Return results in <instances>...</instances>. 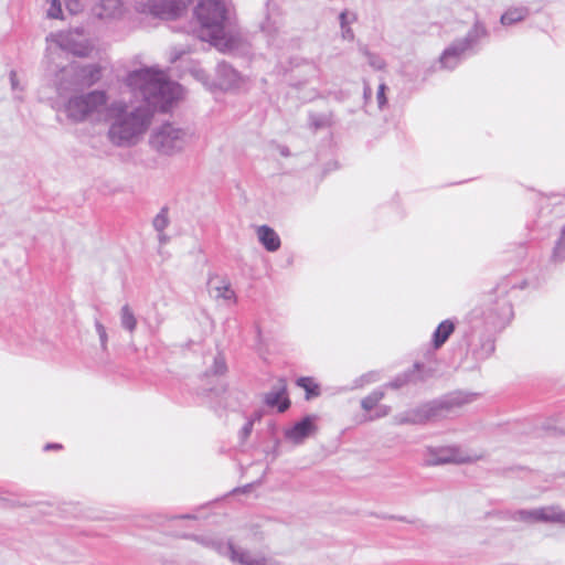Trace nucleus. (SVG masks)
<instances>
[{
    "label": "nucleus",
    "instance_id": "f257e3e1",
    "mask_svg": "<svg viewBox=\"0 0 565 565\" xmlns=\"http://www.w3.org/2000/svg\"><path fill=\"white\" fill-rule=\"evenodd\" d=\"M127 86L139 94L145 105L128 109L126 103L115 100L107 107L110 126L107 139L115 147L128 148L138 143L151 124L156 110L166 113L182 92V87L154 67L132 71L126 79Z\"/></svg>",
    "mask_w": 565,
    "mask_h": 565
},
{
    "label": "nucleus",
    "instance_id": "f03ea898",
    "mask_svg": "<svg viewBox=\"0 0 565 565\" xmlns=\"http://www.w3.org/2000/svg\"><path fill=\"white\" fill-rule=\"evenodd\" d=\"M199 25L196 35L218 51L231 53L245 45V38L237 26L228 0H200L193 9Z\"/></svg>",
    "mask_w": 565,
    "mask_h": 565
},
{
    "label": "nucleus",
    "instance_id": "7ed1b4c3",
    "mask_svg": "<svg viewBox=\"0 0 565 565\" xmlns=\"http://www.w3.org/2000/svg\"><path fill=\"white\" fill-rule=\"evenodd\" d=\"M108 95L105 90L95 89L75 93L65 102L63 110L73 124L96 122L107 111Z\"/></svg>",
    "mask_w": 565,
    "mask_h": 565
},
{
    "label": "nucleus",
    "instance_id": "20e7f679",
    "mask_svg": "<svg viewBox=\"0 0 565 565\" xmlns=\"http://www.w3.org/2000/svg\"><path fill=\"white\" fill-rule=\"evenodd\" d=\"M488 35L486 26L476 21L473 26L468 31L465 38L454 41L439 57L440 67L452 71L461 61L473 52L477 43Z\"/></svg>",
    "mask_w": 565,
    "mask_h": 565
},
{
    "label": "nucleus",
    "instance_id": "39448f33",
    "mask_svg": "<svg viewBox=\"0 0 565 565\" xmlns=\"http://www.w3.org/2000/svg\"><path fill=\"white\" fill-rule=\"evenodd\" d=\"M102 78V66L98 64L81 65L77 63L63 67L57 79V92L62 96L78 87H90Z\"/></svg>",
    "mask_w": 565,
    "mask_h": 565
},
{
    "label": "nucleus",
    "instance_id": "423d86ee",
    "mask_svg": "<svg viewBox=\"0 0 565 565\" xmlns=\"http://www.w3.org/2000/svg\"><path fill=\"white\" fill-rule=\"evenodd\" d=\"M188 137V131L183 128L166 122L152 131L149 143L159 153L172 156L184 148Z\"/></svg>",
    "mask_w": 565,
    "mask_h": 565
},
{
    "label": "nucleus",
    "instance_id": "0eeeda50",
    "mask_svg": "<svg viewBox=\"0 0 565 565\" xmlns=\"http://www.w3.org/2000/svg\"><path fill=\"white\" fill-rule=\"evenodd\" d=\"M206 544L217 553L228 556L233 562H237L242 565H281L277 562H273L267 558L253 555L247 551L237 548L232 542L210 540Z\"/></svg>",
    "mask_w": 565,
    "mask_h": 565
},
{
    "label": "nucleus",
    "instance_id": "6e6552de",
    "mask_svg": "<svg viewBox=\"0 0 565 565\" xmlns=\"http://www.w3.org/2000/svg\"><path fill=\"white\" fill-rule=\"evenodd\" d=\"M476 394H468L463 392H454L445 395L438 399L431 401V406L436 416V419L446 418L454 416L458 411L472 402Z\"/></svg>",
    "mask_w": 565,
    "mask_h": 565
},
{
    "label": "nucleus",
    "instance_id": "1a4fd4ad",
    "mask_svg": "<svg viewBox=\"0 0 565 565\" xmlns=\"http://www.w3.org/2000/svg\"><path fill=\"white\" fill-rule=\"evenodd\" d=\"M57 45L68 53L79 57H86L92 52V45L82 30H71L55 35Z\"/></svg>",
    "mask_w": 565,
    "mask_h": 565
},
{
    "label": "nucleus",
    "instance_id": "9d476101",
    "mask_svg": "<svg viewBox=\"0 0 565 565\" xmlns=\"http://www.w3.org/2000/svg\"><path fill=\"white\" fill-rule=\"evenodd\" d=\"M429 420H436L430 402L394 416L396 425H423Z\"/></svg>",
    "mask_w": 565,
    "mask_h": 565
},
{
    "label": "nucleus",
    "instance_id": "9b49d317",
    "mask_svg": "<svg viewBox=\"0 0 565 565\" xmlns=\"http://www.w3.org/2000/svg\"><path fill=\"white\" fill-rule=\"evenodd\" d=\"M315 422L316 416H305L302 419L295 423L290 428L285 430V438L295 445L302 444L309 436L316 433L317 426Z\"/></svg>",
    "mask_w": 565,
    "mask_h": 565
},
{
    "label": "nucleus",
    "instance_id": "f8f14e48",
    "mask_svg": "<svg viewBox=\"0 0 565 565\" xmlns=\"http://www.w3.org/2000/svg\"><path fill=\"white\" fill-rule=\"evenodd\" d=\"M150 11L161 19H175L185 10L184 0H147Z\"/></svg>",
    "mask_w": 565,
    "mask_h": 565
},
{
    "label": "nucleus",
    "instance_id": "ddd939ff",
    "mask_svg": "<svg viewBox=\"0 0 565 565\" xmlns=\"http://www.w3.org/2000/svg\"><path fill=\"white\" fill-rule=\"evenodd\" d=\"M263 401L268 407H277L279 413L286 412L290 407V399L287 396V382L279 379L271 390L264 394Z\"/></svg>",
    "mask_w": 565,
    "mask_h": 565
},
{
    "label": "nucleus",
    "instance_id": "4468645a",
    "mask_svg": "<svg viewBox=\"0 0 565 565\" xmlns=\"http://www.w3.org/2000/svg\"><path fill=\"white\" fill-rule=\"evenodd\" d=\"M469 459L461 456L456 448L443 447L430 450V457L427 459L429 466L444 465L449 462H466Z\"/></svg>",
    "mask_w": 565,
    "mask_h": 565
},
{
    "label": "nucleus",
    "instance_id": "2eb2a0df",
    "mask_svg": "<svg viewBox=\"0 0 565 565\" xmlns=\"http://www.w3.org/2000/svg\"><path fill=\"white\" fill-rule=\"evenodd\" d=\"M217 85L228 89L237 85L239 74L226 62H220L216 66Z\"/></svg>",
    "mask_w": 565,
    "mask_h": 565
},
{
    "label": "nucleus",
    "instance_id": "dca6fc26",
    "mask_svg": "<svg viewBox=\"0 0 565 565\" xmlns=\"http://www.w3.org/2000/svg\"><path fill=\"white\" fill-rule=\"evenodd\" d=\"M209 291L215 299L231 300L235 297L230 284L218 276H211L209 279Z\"/></svg>",
    "mask_w": 565,
    "mask_h": 565
},
{
    "label": "nucleus",
    "instance_id": "f3484780",
    "mask_svg": "<svg viewBox=\"0 0 565 565\" xmlns=\"http://www.w3.org/2000/svg\"><path fill=\"white\" fill-rule=\"evenodd\" d=\"M259 243L268 252H276L280 247V238L278 234L268 225H260L256 230Z\"/></svg>",
    "mask_w": 565,
    "mask_h": 565
},
{
    "label": "nucleus",
    "instance_id": "a211bd4d",
    "mask_svg": "<svg viewBox=\"0 0 565 565\" xmlns=\"http://www.w3.org/2000/svg\"><path fill=\"white\" fill-rule=\"evenodd\" d=\"M539 520L544 523H558L565 525V511L558 505L539 508Z\"/></svg>",
    "mask_w": 565,
    "mask_h": 565
},
{
    "label": "nucleus",
    "instance_id": "6ab92c4d",
    "mask_svg": "<svg viewBox=\"0 0 565 565\" xmlns=\"http://www.w3.org/2000/svg\"><path fill=\"white\" fill-rule=\"evenodd\" d=\"M455 330V323L450 320H444L439 323L433 334V343L436 349L440 348Z\"/></svg>",
    "mask_w": 565,
    "mask_h": 565
},
{
    "label": "nucleus",
    "instance_id": "aec40b11",
    "mask_svg": "<svg viewBox=\"0 0 565 565\" xmlns=\"http://www.w3.org/2000/svg\"><path fill=\"white\" fill-rule=\"evenodd\" d=\"M333 113H310L309 114V127L313 131L329 128L333 125Z\"/></svg>",
    "mask_w": 565,
    "mask_h": 565
},
{
    "label": "nucleus",
    "instance_id": "412c9836",
    "mask_svg": "<svg viewBox=\"0 0 565 565\" xmlns=\"http://www.w3.org/2000/svg\"><path fill=\"white\" fill-rule=\"evenodd\" d=\"M530 11L526 7L510 8L501 15V23L503 25H511L519 21L524 20Z\"/></svg>",
    "mask_w": 565,
    "mask_h": 565
},
{
    "label": "nucleus",
    "instance_id": "4be33fe9",
    "mask_svg": "<svg viewBox=\"0 0 565 565\" xmlns=\"http://www.w3.org/2000/svg\"><path fill=\"white\" fill-rule=\"evenodd\" d=\"M99 9V18H114L121 13L122 3L120 0H102Z\"/></svg>",
    "mask_w": 565,
    "mask_h": 565
},
{
    "label": "nucleus",
    "instance_id": "5701e85b",
    "mask_svg": "<svg viewBox=\"0 0 565 565\" xmlns=\"http://www.w3.org/2000/svg\"><path fill=\"white\" fill-rule=\"evenodd\" d=\"M120 326L129 333H134L137 328V319L129 305H124L120 309Z\"/></svg>",
    "mask_w": 565,
    "mask_h": 565
},
{
    "label": "nucleus",
    "instance_id": "b1692460",
    "mask_svg": "<svg viewBox=\"0 0 565 565\" xmlns=\"http://www.w3.org/2000/svg\"><path fill=\"white\" fill-rule=\"evenodd\" d=\"M296 384L306 391L308 401L320 395V387L311 377H299Z\"/></svg>",
    "mask_w": 565,
    "mask_h": 565
},
{
    "label": "nucleus",
    "instance_id": "393cba45",
    "mask_svg": "<svg viewBox=\"0 0 565 565\" xmlns=\"http://www.w3.org/2000/svg\"><path fill=\"white\" fill-rule=\"evenodd\" d=\"M384 396H385L384 390H382V388L374 390L372 393H370L367 396H365L361 401V407L364 411L370 412L374 407L377 406V404L380 403V401H382L384 398Z\"/></svg>",
    "mask_w": 565,
    "mask_h": 565
},
{
    "label": "nucleus",
    "instance_id": "a878e982",
    "mask_svg": "<svg viewBox=\"0 0 565 565\" xmlns=\"http://www.w3.org/2000/svg\"><path fill=\"white\" fill-rule=\"evenodd\" d=\"M512 520L514 521H521L525 523H535L540 522L539 520V508L532 509V510H519L515 511L512 516Z\"/></svg>",
    "mask_w": 565,
    "mask_h": 565
},
{
    "label": "nucleus",
    "instance_id": "bb28decb",
    "mask_svg": "<svg viewBox=\"0 0 565 565\" xmlns=\"http://www.w3.org/2000/svg\"><path fill=\"white\" fill-rule=\"evenodd\" d=\"M552 259L554 262H563L565 260V225L561 231V235L555 243V246L552 252Z\"/></svg>",
    "mask_w": 565,
    "mask_h": 565
},
{
    "label": "nucleus",
    "instance_id": "cd10ccee",
    "mask_svg": "<svg viewBox=\"0 0 565 565\" xmlns=\"http://www.w3.org/2000/svg\"><path fill=\"white\" fill-rule=\"evenodd\" d=\"M153 227L158 233H162L169 225L168 209L162 207L153 218Z\"/></svg>",
    "mask_w": 565,
    "mask_h": 565
},
{
    "label": "nucleus",
    "instance_id": "c85d7f7f",
    "mask_svg": "<svg viewBox=\"0 0 565 565\" xmlns=\"http://www.w3.org/2000/svg\"><path fill=\"white\" fill-rule=\"evenodd\" d=\"M95 329L98 334L100 347L104 351L107 350L108 335L105 326L99 321L95 320Z\"/></svg>",
    "mask_w": 565,
    "mask_h": 565
},
{
    "label": "nucleus",
    "instance_id": "c756f323",
    "mask_svg": "<svg viewBox=\"0 0 565 565\" xmlns=\"http://www.w3.org/2000/svg\"><path fill=\"white\" fill-rule=\"evenodd\" d=\"M226 370H227V367H226L225 359L223 358V355L217 354L214 358V363L212 366L213 374L222 375L226 372Z\"/></svg>",
    "mask_w": 565,
    "mask_h": 565
},
{
    "label": "nucleus",
    "instance_id": "7c9ffc66",
    "mask_svg": "<svg viewBox=\"0 0 565 565\" xmlns=\"http://www.w3.org/2000/svg\"><path fill=\"white\" fill-rule=\"evenodd\" d=\"M47 17L51 19L62 18V4L60 0H52L47 10Z\"/></svg>",
    "mask_w": 565,
    "mask_h": 565
},
{
    "label": "nucleus",
    "instance_id": "2f4dec72",
    "mask_svg": "<svg viewBox=\"0 0 565 565\" xmlns=\"http://www.w3.org/2000/svg\"><path fill=\"white\" fill-rule=\"evenodd\" d=\"M385 89H386V85L384 83L380 84L379 89H377V94H376V99H377V104H379V108L380 109H383L384 106L387 103V99H386V96H385Z\"/></svg>",
    "mask_w": 565,
    "mask_h": 565
},
{
    "label": "nucleus",
    "instance_id": "473e14b6",
    "mask_svg": "<svg viewBox=\"0 0 565 565\" xmlns=\"http://www.w3.org/2000/svg\"><path fill=\"white\" fill-rule=\"evenodd\" d=\"M408 381H409V375L404 374L402 376H397L395 380L390 382L386 386L396 390V388L404 386Z\"/></svg>",
    "mask_w": 565,
    "mask_h": 565
},
{
    "label": "nucleus",
    "instance_id": "72a5a7b5",
    "mask_svg": "<svg viewBox=\"0 0 565 565\" xmlns=\"http://www.w3.org/2000/svg\"><path fill=\"white\" fill-rule=\"evenodd\" d=\"M192 74L198 81L202 82L203 84H207L209 75L206 74V72L204 70L194 68L192 71Z\"/></svg>",
    "mask_w": 565,
    "mask_h": 565
},
{
    "label": "nucleus",
    "instance_id": "f704fd0d",
    "mask_svg": "<svg viewBox=\"0 0 565 565\" xmlns=\"http://www.w3.org/2000/svg\"><path fill=\"white\" fill-rule=\"evenodd\" d=\"M391 413V407L387 405H381L377 407V411L374 416L371 417V419L374 418H382L387 416Z\"/></svg>",
    "mask_w": 565,
    "mask_h": 565
},
{
    "label": "nucleus",
    "instance_id": "c9c22d12",
    "mask_svg": "<svg viewBox=\"0 0 565 565\" xmlns=\"http://www.w3.org/2000/svg\"><path fill=\"white\" fill-rule=\"evenodd\" d=\"M71 13H77L81 10L79 0H64Z\"/></svg>",
    "mask_w": 565,
    "mask_h": 565
},
{
    "label": "nucleus",
    "instance_id": "e433bc0d",
    "mask_svg": "<svg viewBox=\"0 0 565 565\" xmlns=\"http://www.w3.org/2000/svg\"><path fill=\"white\" fill-rule=\"evenodd\" d=\"M369 56H370L369 62H370V64H371L374 68H376V70H382V68L384 67V62H383L381 58L375 57L374 55H371V54H370Z\"/></svg>",
    "mask_w": 565,
    "mask_h": 565
},
{
    "label": "nucleus",
    "instance_id": "4c0bfd02",
    "mask_svg": "<svg viewBox=\"0 0 565 565\" xmlns=\"http://www.w3.org/2000/svg\"><path fill=\"white\" fill-rule=\"evenodd\" d=\"M342 30V38L345 39V40H353L354 38V33L352 31V29L350 26H344V28H341Z\"/></svg>",
    "mask_w": 565,
    "mask_h": 565
},
{
    "label": "nucleus",
    "instance_id": "58836bf2",
    "mask_svg": "<svg viewBox=\"0 0 565 565\" xmlns=\"http://www.w3.org/2000/svg\"><path fill=\"white\" fill-rule=\"evenodd\" d=\"M502 310H503V316L505 318H510L512 316V307L508 301H503Z\"/></svg>",
    "mask_w": 565,
    "mask_h": 565
},
{
    "label": "nucleus",
    "instance_id": "ea45409f",
    "mask_svg": "<svg viewBox=\"0 0 565 565\" xmlns=\"http://www.w3.org/2000/svg\"><path fill=\"white\" fill-rule=\"evenodd\" d=\"M339 20H340V26L341 28L349 26L350 21L348 20V12L347 11H343V12L340 13Z\"/></svg>",
    "mask_w": 565,
    "mask_h": 565
},
{
    "label": "nucleus",
    "instance_id": "a19ab883",
    "mask_svg": "<svg viewBox=\"0 0 565 565\" xmlns=\"http://www.w3.org/2000/svg\"><path fill=\"white\" fill-rule=\"evenodd\" d=\"M252 427H253V423H247L244 427H243V433L244 435H249L250 431H252Z\"/></svg>",
    "mask_w": 565,
    "mask_h": 565
},
{
    "label": "nucleus",
    "instance_id": "79ce46f5",
    "mask_svg": "<svg viewBox=\"0 0 565 565\" xmlns=\"http://www.w3.org/2000/svg\"><path fill=\"white\" fill-rule=\"evenodd\" d=\"M60 448H62L61 444H46L44 447L45 450L60 449Z\"/></svg>",
    "mask_w": 565,
    "mask_h": 565
},
{
    "label": "nucleus",
    "instance_id": "37998d69",
    "mask_svg": "<svg viewBox=\"0 0 565 565\" xmlns=\"http://www.w3.org/2000/svg\"><path fill=\"white\" fill-rule=\"evenodd\" d=\"M10 81H11L12 88H15L17 87V79H15V73L14 72H11Z\"/></svg>",
    "mask_w": 565,
    "mask_h": 565
},
{
    "label": "nucleus",
    "instance_id": "c03bdc74",
    "mask_svg": "<svg viewBox=\"0 0 565 565\" xmlns=\"http://www.w3.org/2000/svg\"><path fill=\"white\" fill-rule=\"evenodd\" d=\"M371 94H372L371 88L369 86H365L364 87V97L369 98L371 96Z\"/></svg>",
    "mask_w": 565,
    "mask_h": 565
},
{
    "label": "nucleus",
    "instance_id": "a18cd8bd",
    "mask_svg": "<svg viewBox=\"0 0 565 565\" xmlns=\"http://www.w3.org/2000/svg\"><path fill=\"white\" fill-rule=\"evenodd\" d=\"M308 67L312 71V73H316L317 72V67L313 63H307Z\"/></svg>",
    "mask_w": 565,
    "mask_h": 565
},
{
    "label": "nucleus",
    "instance_id": "49530a36",
    "mask_svg": "<svg viewBox=\"0 0 565 565\" xmlns=\"http://www.w3.org/2000/svg\"><path fill=\"white\" fill-rule=\"evenodd\" d=\"M488 350L489 352H492L494 350V343L492 341L488 342Z\"/></svg>",
    "mask_w": 565,
    "mask_h": 565
},
{
    "label": "nucleus",
    "instance_id": "de8ad7c7",
    "mask_svg": "<svg viewBox=\"0 0 565 565\" xmlns=\"http://www.w3.org/2000/svg\"><path fill=\"white\" fill-rule=\"evenodd\" d=\"M361 380H362V381H364V380H365V382H367V383H370V382H372V381H373L371 375H364Z\"/></svg>",
    "mask_w": 565,
    "mask_h": 565
},
{
    "label": "nucleus",
    "instance_id": "09e8293b",
    "mask_svg": "<svg viewBox=\"0 0 565 565\" xmlns=\"http://www.w3.org/2000/svg\"><path fill=\"white\" fill-rule=\"evenodd\" d=\"M159 239H160V242H162V243H163V242H166V235L163 234V232H162V233H159Z\"/></svg>",
    "mask_w": 565,
    "mask_h": 565
},
{
    "label": "nucleus",
    "instance_id": "8fccbe9b",
    "mask_svg": "<svg viewBox=\"0 0 565 565\" xmlns=\"http://www.w3.org/2000/svg\"><path fill=\"white\" fill-rule=\"evenodd\" d=\"M182 53H183V52L177 53V54L171 58V61H172V62L177 61V60L181 56V54H182Z\"/></svg>",
    "mask_w": 565,
    "mask_h": 565
},
{
    "label": "nucleus",
    "instance_id": "3c124183",
    "mask_svg": "<svg viewBox=\"0 0 565 565\" xmlns=\"http://www.w3.org/2000/svg\"><path fill=\"white\" fill-rule=\"evenodd\" d=\"M278 446H279V441H276V444H275V457H277V455H278L277 454Z\"/></svg>",
    "mask_w": 565,
    "mask_h": 565
},
{
    "label": "nucleus",
    "instance_id": "603ef678",
    "mask_svg": "<svg viewBox=\"0 0 565 565\" xmlns=\"http://www.w3.org/2000/svg\"><path fill=\"white\" fill-rule=\"evenodd\" d=\"M414 367H415V369H417V370H419L420 364H419V363H415Z\"/></svg>",
    "mask_w": 565,
    "mask_h": 565
}]
</instances>
